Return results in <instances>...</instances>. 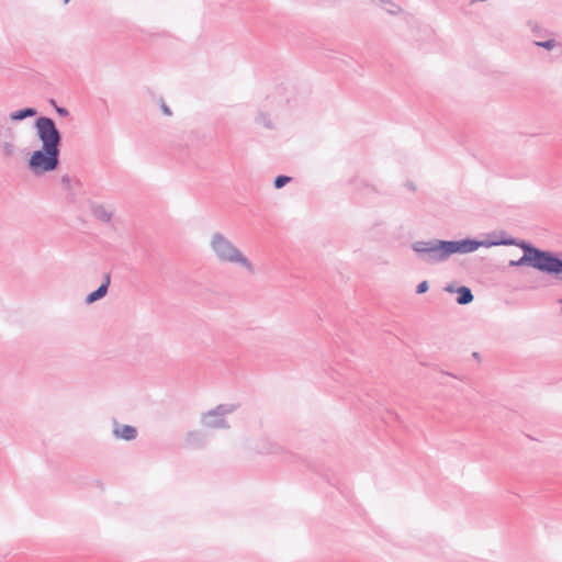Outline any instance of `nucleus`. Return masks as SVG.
<instances>
[{"label": "nucleus", "instance_id": "f257e3e1", "mask_svg": "<svg viewBox=\"0 0 562 562\" xmlns=\"http://www.w3.org/2000/svg\"><path fill=\"white\" fill-rule=\"evenodd\" d=\"M488 246H517L524 251V262L525 261H535V265L540 267V271L559 276L562 273V259L552 251L542 250L526 240H517L515 238H505L501 240L491 241L487 244Z\"/></svg>", "mask_w": 562, "mask_h": 562}, {"label": "nucleus", "instance_id": "f03ea898", "mask_svg": "<svg viewBox=\"0 0 562 562\" xmlns=\"http://www.w3.org/2000/svg\"><path fill=\"white\" fill-rule=\"evenodd\" d=\"M209 246L215 259L223 265H235L247 273L255 274L254 263L245 254L223 233L215 232L211 235Z\"/></svg>", "mask_w": 562, "mask_h": 562}, {"label": "nucleus", "instance_id": "7ed1b4c3", "mask_svg": "<svg viewBox=\"0 0 562 562\" xmlns=\"http://www.w3.org/2000/svg\"><path fill=\"white\" fill-rule=\"evenodd\" d=\"M411 247L417 257L428 265L440 263L449 258L446 240L436 238L417 240L414 241Z\"/></svg>", "mask_w": 562, "mask_h": 562}, {"label": "nucleus", "instance_id": "20e7f679", "mask_svg": "<svg viewBox=\"0 0 562 562\" xmlns=\"http://www.w3.org/2000/svg\"><path fill=\"white\" fill-rule=\"evenodd\" d=\"M59 149L41 147L32 153L27 167L36 176L54 171L59 165Z\"/></svg>", "mask_w": 562, "mask_h": 562}, {"label": "nucleus", "instance_id": "39448f33", "mask_svg": "<svg viewBox=\"0 0 562 562\" xmlns=\"http://www.w3.org/2000/svg\"><path fill=\"white\" fill-rule=\"evenodd\" d=\"M238 408L237 404L225 403L202 413L200 424L207 429H229L231 425L226 416L233 414Z\"/></svg>", "mask_w": 562, "mask_h": 562}, {"label": "nucleus", "instance_id": "423d86ee", "mask_svg": "<svg viewBox=\"0 0 562 562\" xmlns=\"http://www.w3.org/2000/svg\"><path fill=\"white\" fill-rule=\"evenodd\" d=\"M34 127L36 136L42 143V147L59 149L61 144V134L56 127L53 119L40 116L36 119Z\"/></svg>", "mask_w": 562, "mask_h": 562}, {"label": "nucleus", "instance_id": "0eeeda50", "mask_svg": "<svg viewBox=\"0 0 562 562\" xmlns=\"http://www.w3.org/2000/svg\"><path fill=\"white\" fill-rule=\"evenodd\" d=\"M448 256L450 257L453 254H470L479 249L480 246L485 245L484 241H479L475 239H462V240H446Z\"/></svg>", "mask_w": 562, "mask_h": 562}, {"label": "nucleus", "instance_id": "6e6552de", "mask_svg": "<svg viewBox=\"0 0 562 562\" xmlns=\"http://www.w3.org/2000/svg\"><path fill=\"white\" fill-rule=\"evenodd\" d=\"M113 436L116 439L132 441L137 437V429L134 426L114 424Z\"/></svg>", "mask_w": 562, "mask_h": 562}, {"label": "nucleus", "instance_id": "1a4fd4ad", "mask_svg": "<svg viewBox=\"0 0 562 562\" xmlns=\"http://www.w3.org/2000/svg\"><path fill=\"white\" fill-rule=\"evenodd\" d=\"M252 451L261 454L274 453L278 451V445L270 438H262L258 442L254 441L249 447Z\"/></svg>", "mask_w": 562, "mask_h": 562}, {"label": "nucleus", "instance_id": "9d476101", "mask_svg": "<svg viewBox=\"0 0 562 562\" xmlns=\"http://www.w3.org/2000/svg\"><path fill=\"white\" fill-rule=\"evenodd\" d=\"M186 442L192 448H203L206 445V437L200 430H192L187 434Z\"/></svg>", "mask_w": 562, "mask_h": 562}, {"label": "nucleus", "instance_id": "9b49d317", "mask_svg": "<svg viewBox=\"0 0 562 562\" xmlns=\"http://www.w3.org/2000/svg\"><path fill=\"white\" fill-rule=\"evenodd\" d=\"M91 212L97 220L103 223H110L113 217V212L102 204L92 205Z\"/></svg>", "mask_w": 562, "mask_h": 562}, {"label": "nucleus", "instance_id": "f8f14e48", "mask_svg": "<svg viewBox=\"0 0 562 562\" xmlns=\"http://www.w3.org/2000/svg\"><path fill=\"white\" fill-rule=\"evenodd\" d=\"M457 303L460 305L470 304L474 299L471 289L465 285L459 286L457 289Z\"/></svg>", "mask_w": 562, "mask_h": 562}, {"label": "nucleus", "instance_id": "ddd939ff", "mask_svg": "<svg viewBox=\"0 0 562 562\" xmlns=\"http://www.w3.org/2000/svg\"><path fill=\"white\" fill-rule=\"evenodd\" d=\"M37 114V110L35 108H24L19 111H14L10 113V119L12 121H22L27 117H33Z\"/></svg>", "mask_w": 562, "mask_h": 562}, {"label": "nucleus", "instance_id": "4468645a", "mask_svg": "<svg viewBox=\"0 0 562 562\" xmlns=\"http://www.w3.org/2000/svg\"><path fill=\"white\" fill-rule=\"evenodd\" d=\"M255 122L258 125H261V126H263L267 130H273L274 128L273 120H272L270 113H268V112H265V111L258 112L257 116L255 117Z\"/></svg>", "mask_w": 562, "mask_h": 562}, {"label": "nucleus", "instance_id": "2eb2a0df", "mask_svg": "<svg viewBox=\"0 0 562 562\" xmlns=\"http://www.w3.org/2000/svg\"><path fill=\"white\" fill-rule=\"evenodd\" d=\"M106 293H108L106 285L100 284V286L95 291H93L87 295L86 303L92 304V303L101 300L102 297H104L106 295Z\"/></svg>", "mask_w": 562, "mask_h": 562}, {"label": "nucleus", "instance_id": "dca6fc26", "mask_svg": "<svg viewBox=\"0 0 562 562\" xmlns=\"http://www.w3.org/2000/svg\"><path fill=\"white\" fill-rule=\"evenodd\" d=\"M1 153L4 158H12L16 154V146L13 140H5L0 144Z\"/></svg>", "mask_w": 562, "mask_h": 562}, {"label": "nucleus", "instance_id": "f3484780", "mask_svg": "<svg viewBox=\"0 0 562 562\" xmlns=\"http://www.w3.org/2000/svg\"><path fill=\"white\" fill-rule=\"evenodd\" d=\"M509 267H531L540 271V267L538 265H535V261L524 262V256H521L518 260H510Z\"/></svg>", "mask_w": 562, "mask_h": 562}, {"label": "nucleus", "instance_id": "a211bd4d", "mask_svg": "<svg viewBox=\"0 0 562 562\" xmlns=\"http://www.w3.org/2000/svg\"><path fill=\"white\" fill-rule=\"evenodd\" d=\"M292 181V178L289 177V176H284V175H281V176H278L274 178V181H273V187L276 189H281L283 188L285 184L290 183Z\"/></svg>", "mask_w": 562, "mask_h": 562}, {"label": "nucleus", "instance_id": "6ab92c4d", "mask_svg": "<svg viewBox=\"0 0 562 562\" xmlns=\"http://www.w3.org/2000/svg\"><path fill=\"white\" fill-rule=\"evenodd\" d=\"M535 45L547 50H552L557 46V42L553 38H550L543 42H535Z\"/></svg>", "mask_w": 562, "mask_h": 562}, {"label": "nucleus", "instance_id": "aec40b11", "mask_svg": "<svg viewBox=\"0 0 562 562\" xmlns=\"http://www.w3.org/2000/svg\"><path fill=\"white\" fill-rule=\"evenodd\" d=\"M60 183L66 190H71V178L68 175L60 178Z\"/></svg>", "mask_w": 562, "mask_h": 562}, {"label": "nucleus", "instance_id": "412c9836", "mask_svg": "<svg viewBox=\"0 0 562 562\" xmlns=\"http://www.w3.org/2000/svg\"><path fill=\"white\" fill-rule=\"evenodd\" d=\"M428 289H429V284H428V282H427V281H422V282L417 285V288H416V293H418V294H423V293L427 292V291H428Z\"/></svg>", "mask_w": 562, "mask_h": 562}, {"label": "nucleus", "instance_id": "4be33fe9", "mask_svg": "<svg viewBox=\"0 0 562 562\" xmlns=\"http://www.w3.org/2000/svg\"><path fill=\"white\" fill-rule=\"evenodd\" d=\"M56 112L59 116L66 117L69 114V111L66 108L56 106Z\"/></svg>", "mask_w": 562, "mask_h": 562}, {"label": "nucleus", "instance_id": "5701e85b", "mask_svg": "<svg viewBox=\"0 0 562 562\" xmlns=\"http://www.w3.org/2000/svg\"><path fill=\"white\" fill-rule=\"evenodd\" d=\"M387 3H389L391 7H390V8H387L386 10H387V12H390L391 14H396V13L400 11V8H398L396 4H394V3H392V2H387Z\"/></svg>", "mask_w": 562, "mask_h": 562}, {"label": "nucleus", "instance_id": "b1692460", "mask_svg": "<svg viewBox=\"0 0 562 562\" xmlns=\"http://www.w3.org/2000/svg\"><path fill=\"white\" fill-rule=\"evenodd\" d=\"M110 282H111L110 273H105L104 274V280H103V282L101 284H105L106 285V290H109Z\"/></svg>", "mask_w": 562, "mask_h": 562}, {"label": "nucleus", "instance_id": "393cba45", "mask_svg": "<svg viewBox=\"0 0 562 562\" xmlns=\"http://www.w3.org/2000/svg\"><path fill=\"white\" fill-rule=\"evenodd\" d=\"M445 291L448 293H453V292H457V289H454V286L452 284H447L445 286Z\"/></svg>", "mask_w": 562, "mask_h": 562}, {"label": "nucleus", "instance_id": "a878e982", "mask_svg": "<svg viewBox=\"0 0 562 562\" xmlns=\"http://www.w3.org/2000/svg\"><path fill=\"white\" fill-rule=\"evenodd\" d=\"M161 109H162V111H164V113H165V114H167V115H170V114H171L170 109H169L165 103L161 105Z\"/></svg>", "mask_w": 562, "mask_h": 562}, {"label": "nucleus", "instance_id": "bb28decb", "mask_svg": "<svg viewBox=\"0 0 562 562\" xmlns=\"http://www.w3.org/2000/svg\"><path fill=\"white\" fill-rule=\"evenodd\" d=\"M288 101V99L285 98H281L280 100L277 101L278 105H282L284 104L285 102Z\"/></svg>", "mask_w": 562, "mask_h": 562}, {"label": "nucleus", "instance_id": "cd10ccee", "mask_svg": "<svg viewBox=\"0 0 562 562\" xmlns=\"http://www.w3.org/2000/svg\"><path fill=\"white\" fill-rule=\"evenodd\" d=\"M49 103H50V104H52V106H54L55 109H56V106H58V105L56 104V101H55L54 99H52V100L49 101Z\"/></svg>", "mask_w": 562, "mask_h": 562}, {"label": "nucleus", "instance_id": "c85d7f7f", "mask_svg": "<svg viewBox=\"0 0 562 562\" xmlns=\"http://www.w3.org/2000/svg\"><path fill=\"white\" fill-rule=\"evenodd\" d=\"M407 187H408L411 190H415V187H414V184H413L412 182H408V183H407Z\"/></svg>", "mask_w": 562, "mask_h": 562}, {"label": "nucleus", "instance_id": "c756f323", "mask_svg": "<svg viewBox=\"0 0 562 562\" xmlns=\"http://www.w3.org/2000/svg\"><path fill=\"white\" fill-rule=\"evenodd\" d=\"M473 357L474 358H479V353L477 352H473Z\"/></svg>", "mask_w": 562, "mask_h": 562}, {"label": "nucleus", "instance_id": "7c9ffc66", "mask_svg": "<svg viewBox=\"0 0 562 562\" xmlns=\"http://www.w3.org/2000/svg\"><path fill=\"white\" fill-rule=\"evenodd\" d=\"M69 0H64L65 3H67Z\"/></svg>", "mask_w": 562, "mask_h": 562}, {"label": "nucleus", "instance_id": "2f4dec72", "mask_svg": "<svg viewBox=\"0 0 562 562\" xmlns=\"http://www.w3.org/2000/svg\"><path fill=\"white\" fill-rule=\"evenodd\" d=\"M381 2H385L384 0H380Z\"/></svg>", "mask_w": 562, "mask_h": 562}]
</instances>
